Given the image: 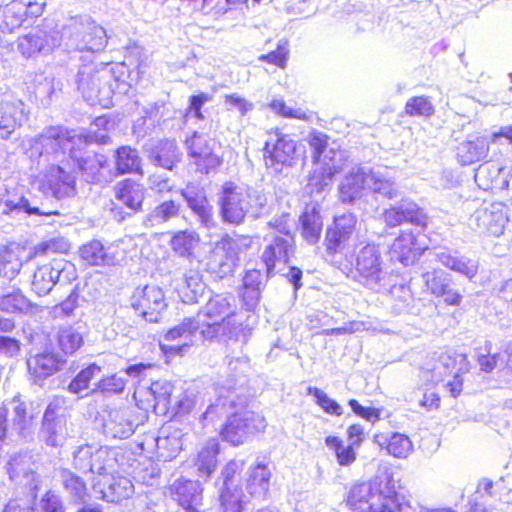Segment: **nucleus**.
<instances>
[{
	"mask_svg": "<svg viewBox=\"0 0 512 512\" xmlns=\"http://www.w3.org/2000/svg\"><path fill=\"white\" fill-rule=\"evenodd\" d=\"M232 296L216 294L194 317L185 318L181 323L169 329L160 347L165 354L184 355L190 347L206 340L218 338L226 320L234 316Z\"/></svg>",
	"mask_w": 512,
	"mask_h": 512,
	"instance_id": "nucleus-1",
	"label": "nucleus"
},
{
	"mask_svg": "<svg viewBox=\"0 0 512 512\" xmlns=\"http://www.w3.org/2000/svg\"><path fill=\"white\" fill-rule=\"evenodd\" d=\"M109 136L104 133L90 131L87 135L75 131L63 130L60 127H51L36 138L31 146V157L38 154L39 157L69 153L70 158L77 163L80 171L87 175L91 182L101 181V170L106 167L107 159L102 154H87L83 152L89 143L107 144Z\"/></svg>",
	"mask_w": 512,
	"mask_h": 512,
	"instance_id": "nucleus-2",
	"label": "nucleus"
},
{
	"mask_svg": "<svg viewBox=\"0 0 512 512\" xmlns=\"http://www.w3.org/2000/svg\"><path fill=\"white\" fill-rule=\"evenodd\" d=\"M246 401V397L240 394L221 395L216 403L207 407L202 420L213 421L215 417L231 412L221 434L232 445H241L267 426L262 415L246 409Z\"/></svg>",
	"mask_w": 512,
	"mask_h": 512,
	"instance_id": "nucleus-3",
	"label": "nucleus"
},
{
	"mask_svg": "<svg viewBox=\"0 0 512 512\" xmlns=\"http://www.w3.org/2000/svg\"><path fill=\"white\" fill-rule=\"evenodd\" d=\"M391 475L355 484L347 496V505L354 512H408L411 504L399 490Z\"/></svg>",
	"mask_w": 512,
	"mask_h": 512,
	"instance_id": "nucleus-4",
	"label": "nucleus"
},
{
	"mask_svg": "<svg viewBox=\"0 0 512 512\" xmlns=\"http://www.w3.org/2000/svg\"><path fill=\"white\" fill-rule=\"evenodd\" d=\"M219 213L224 223L240 225L250 215L260 217L268 210V197L260 190L227 182L219 200Z\"/></svg>",
	"mask_w": 512,
	"mask_h": 512,
	"instance_id": "nucleus-5",
	"label": "nucleus"
},
{
	"mask_svg": "<svg viewBox=\"0 0 512 512\" xmlns=\"http://www.w3.org/2000/svg\"><path fill=\"white\" fill-rule=\"evenodd\" d=\"M308 143L314 150V160L322 166L315 169L307 189L309 193H321L331 184L335 174L342 170L343 152L328 148V137L322 132L313 131L308 135Z\"/></svg>",
	"mask_w": 512,
	"mask_h": 512,
	"instance_id": "nucleus-6",
	"label": "nucleus"
},
{
	"mask_svg": "<svg viewBox=\"0 0 512 512\" xmlns=\"http://www.w3.org/2000/svg\"><path fill=\"white\" fill-rule=\"evenodd\" d=\"M112 75L106 67L98 68L93 63L82 65L76 83L84 99L91 105L108 107L112 104Z\"/></svg>",
	"mask_w": 512,
	"mask_h": 512,
	"instance_id": "nucleus-7",
	"label": "nucleus"
},
{
	"mask_svg": "<svg viewBox=\"0 0 512 512\" xmlns=\"http://www.w3.org/2000/svg\"><path fill=\"white\" fill-rule=\"evenodd\" d=\"M63 38L70 48L92 53L102 51L107 44L105 29L87 16L72 18L63 27Z\"/></svg>",
	"mask_w": 512,
	"mask_h": 512,
	"instance_id": "nucleus-8",
	"label": "nucleus"
},
{
	"mask_svg": "<svg viewBox=\"0 0 512 512\" xmlns=\"http://www.w3.org/2000/svg\"><path fill=\"white\" fill-rule=\"evenodd\" d=\"M249 243L248 237L224 234L207 256V270L220 278L232 274L238 266L242 246L248 247Z\"/></svg>",
	"mask_w": 512,
	"mask_h": 512,
	"instance_id": "nucleus-9",
	"label": "nucleus"
},
{
	"mask_svg": "<svg viewBox=\"0 0 512 512\" xmlns=\"http://www.w3.org/2000/svg\"><path fill=\"white\" fill-rule=\"evenodd\" d=\"M355 269L358 281L366 288L381 292L389 285V274L384 269V263L379 246L368 244L360 249L356 256Z\"/></svg>",
	"mask_w": 512,
	"mask_h": 512,
	"instance_id": "nucleus-10",
	"label": "nucleus"
},
{
	"mask_svg": "<svg viewBox=\"0 0 512 512\" xmlns=\"http://www.w3.org/2000/svg\"><path fill=\"white\" fill-rule=\"evenodd\" d=\"M61 33L52 22L44 21L17 39V50L25 58L48 55L61 45Z\"/></svg>",
	"mask_w": 512,
	"mask_h": 512,
	"instance_id": "nucleus-11",
	"label": "nucleus"
},
{
	"mask_svg": "<svg viewBox=\"0 0 512 512\" xmlns=\"http://www.w3.org/2000/svg\"><path fill=\"white\" fill-rule=\"evenodd\" d=\"M185 146L192 164L202 174H209L223 163L220 143L206 134L195 132L186 139Z\"/></svg>",
	"mask_w": 512,
	"mask_h": 512,
	"instance_id": "nucleus-12",
	"label": "nucleus"
},
{
	"mask_svg": "<svg viewBox=\"0 0 512 512\" xmlns=\"http://www.w3.org/2000/svg\"><path fill=\"white\" fill-rule=\"evenodd\" d=\"M297 144L290 136L279 132L269 133L264 147V160L268 168L279 173L297 163Z\"/></svg>",
	"mask_w": 512,
	"mask_h": 512,
	"instance_id": "nucleus-13",
	"label": "nucleus"
},
{
	"mask_svg": "<svg viewBox=\"0 0 512 512\" xmlns=\"http://www.w3.org/2000/svg\"><path fill=\"white\" fill-rule=\"evenodd\" d=\"M45 3L34 0H13L0 6V30L12 33L21 27L29 18H36L43 13Z\"/></svg>",
	"mask_w": 512,
	"mask_h": 512,
	"instance_id": "nucleus-14",
	"label": "nucleus"
},
{
	"mask_svg": "<svg viewBox=\"0 0 512 512\" xmlns=\"http://www.w3.org/2000/svg\"><path fill=\"white\" fill-rule=\"evenodd\" d=\"M131 306L135 312L148 322L156 323L160 314L166 309L164 292L157 286H145L135 289Z\"/></svg>",
	"mask_w": 512,
	"mask_h": 512,
	"instance_id": "nucleus-15",
	"label": "nucleus"
},
{
	"mask_svg": "<svg viewBox=\"0 0 512 512\" xmlns=\"http://www.w3.org/2000/svg\"><path fill=\"white\" fill-rule=\"evenodd\" d=\"M357 218L352 213H345L334 218L333 225L328 227L324 244L328 256L334 258L341 253L352 239Z\"/></svg>",
	"mask_w": 512,
	"mask_h": 512,
	"instance_id": "nucleus-16",
	"label": "nucleus"
},
{
	"mask_svg": "<svg viewBox=\"0 0 512 512\" xmlns=\"http://www.w3.org/2000/svg\"><path fill=\"white\" fill-rule=\"evenodd\" d=\"M470 220L482 232L499 237L509 221L507 207L502 203L482 206L474 212Z\"/></svg>",
	"mask_w": 512,
	"mask_h": 512,
	"instance_id": "nucleus-17",
	"label": "nucleus"
},
{
	"mask_svg": "<svg viewBox=\"0 0 512 512\" xmlns=\"http://www.w3.org/2000/svg\"><path fill=\"white\" fill-rule=\"evenodd\" d=\"M180 193L203 228L212 230L218 226L214 218L213 207L208 201L203 187L189 183L185 188L181 189Z\"/></svg>",
	"mask_w": 512,
	"mask_h": 512,
	"instance_id": "nucleus-18",
	"label": "nucleus"
},
{
	"mask_svg": "<svg viewBox=\"0 0 512 512\" xmlns=\"http://www.w3.org/2000/svg\"><path fill=\"white\" fill-rule=\"evenodd\" d=\"M203 488L199 481L180 478L170 486V493L174 500L187 512H203Z\"/></svg>",
	"mask_w": 512,
	"mask_h": 512,
	"instance_id": "nucleus-19",
	"label": "nucleus"
},
{
	"mask_svg": "<svg viewBox=\"0 0 512 512\" xmlns=\"http://www.w3.org/2000/svg\"><path fill=\"white\" fill-rule=\"evenodd\" d=\"M66 360L53 352H41L27 359L28 373L35 384H42L48 377L60 371Z\"/></svg>",
	"mask_w": 512,
	"mask_h": 512,
	"instance_id": "nucleus-20",
	"label": "nucleus"
},
{
	"mask_svg": "<svg viewBox=\"0 0 512 512\" xmlns=\"http://www.w3.org/2000/svg\"><path fill=\"white\" fill-rule=\"evenodd\" d=\"M250 370L251 365L248 356L227 357L225 372L221 376V381L218 382L219 387L227 390V395L230 393L238 394L236 391L246 384Z\"/></svg>",
	"mask_w": 512,
	"mask_h": 512,
	"instance_id": "nucleus-21",
	"label": "nucleus"
},
{
	"mask_svg": "<svg viewBox=\"0 0 512 512\" xmlns=\"http://www.w3.org/2000/svg\"><path fill=\"white\" fill-rule=\"evenodd\" d=\"M383 220L389 227H396L404 222L426 226L428 217L416 203L404 201L398 206L386 209L383 212Z\"/></svg>",
	"mask_w": 512,
	"mask_h": 512,
	"instance_id": "nucleus-22",
	"label": "nucleus"
},
{
	"mask_svg": "<svg viewBox=\"0 0 512 512\" xmlns=\"http://www.w3.org/2000/svg\"><path fill=\"white\" fill-rule=\"evenodd\" d=\"M293 237L276 236L262 254L267 277L274 274L279 265H284L294 253Z\"/></svg>",
	"mask_w": 512,
	"mask_h": 512,
	"instance_id": "nucleus-23",
	"label": "nucleus"
},
{
	"mask_svg": "<svg viewBox=\"0 0 512 512\" xmlns=\"http://www.w3.org/2000/svg\"><path fill=\"white\" fill-rule=\"evenodd\" d=\"M365 190H367V168L354 167L338 186L339 199L342 203L352 204L361 200Z\"/></svg>",
	"mask_w": 512,
	"mask_h": 512,
	"instance_id": "nucleus-24",
	"label": "nucleus"
},
{
	"mask_svg": "<svg viewBox=\"0 0 512 512\" xmlns=\"http://www.w3.org/2000/svg\"><path fill=\"white\" fill-rule=\"evenodd\" d=\"M44 187L57 199L72 197L76 193L75 176L61 166H51L46 174Z\"/></svg>",
	"mask_w": 512,
	"mask_h": 512,
	"instance_id": "nucleus-25",
	"label": "nucleus"
},
{
	"mask_svg": "<svg viewBox=\"0 0 512 512\" xmlns=\"http://www.w3.org/2000/svg\"><path fill=\"white\" fill-rule=\"evenodd\" d=\"M95 486L100 488L102 498L108 502H119L130 497L134 492V486L130 479L114 472L97 478Z\"/></svg>",
	"mask_w": 512,
	"mask_h": 512,
	"instance_id": "nucleus-26",
	"label": "nucleus"
},
{
	"mask_svg": "<svg viewBox=\"0 0 512 512\" xmlns=\"http://www.w3.org/2000/svg\"><path fill=\"white\" fill-rule=\"evenodd\" d=\"M174 391V386L166 381H155L150 386H139L134 391V397H145L149 403H153L154 409L158 413L165 414L170 409L171 395Z\"/></svg>",
	"mask_w": 512,
	"mask_h": 512,
	"instance_id": "nucleus-27",
	"label": "nucleus"
},
{
	"mask_svg": "<svg viewBox=\"0 0 512 512\" xmlns=\"http://www.w3.org/2000/svg\"><path fill=\"white\" fill-rule=\"evenodd\" d=\"M367 190L389 200L399 196L393 172L387 167L367 168Z\"/></svg>",
	"mask_w": 512,
	"mask_h": 512,
	"instance_id": "nucleus-28",
	"label": "nucleus"
},
{
	"mask_svg": "<svg viewBox=\"0 0 512 512\" xmlns=\"http://www.w3.org/2000/svg\"><path fill=\"white\" fill-rule=\"evenodd\" d=\"M41 435L51 447L62 446L68 437L67 419L63 415H54L51 405L44 413Z\"/></svg>",
	"mask_w": 512,
	"mask_h": 512,
	"instance_id": "nucleus-29",
	"label": "nucleus"
},
{
	"mask_svg": "<svg viewBox=\"0 0 512 512\" xmlns=\"http://www.w3.org/2000/svg\"><path fill=\"white\" fill-rule=\"evenodd\" d=\"M119 251L114 246L105 247L100 241L93 240L84 244L80 255L84 261L93 266H111L118 263Z\"/></svg>",
	"mask_w": 512,
	"mask_h": 512,
	"instance_id": "nucleus-30",
	"label": "nucleus"
},
{
	"mask_svg": "<svg viewBox=\"0 0 512 512\" xmlns=\"http://www.w3.org/2000/svg\"><path fill=\"white\" fill-rule=\"evenodd\" d=\"M491 137L477 136L473 139L463 141L457 147V157L462 165H471L473 163L485 160L488 156Z\"/></svg>",
	"mask_w": 512,
	"mask_h": 512,
	"instance_id": "nucleus-31",
	"label": "nucleus"
},
{
	"mask_svg": "<svg viewBox=\"0 0 512 512\" xmlns=\"http://www.w3.org/2000/svg\"><path fill=\"white\" fill-rule=\"evenodd\" d=\"M218 453L219 443L215 438L207 440L202 445L194 462L199 478L207 480L214 473L218 464Z\"/></svg>",
	"mask_w": 512,
	"mask_h": 512,
	"instance_id": "nucleus-32",
	"label": "nucleus"
},
{
	"mask_svg": "<svg viewBox=\"0 0 512 512\" xmlns=\"http://www.w3.org/2000/svg\"><path fill=\"white\" fill-rule=\"evenodd\" d=\"M25 120L21 102L0 103V138L7 139Z\"/></svg>",
	"mask_w": 512,
	"mask_h": 512,
	"instance_id": "nucleus-33",
	"label": "nucleus"
},
{
	"mask_svg": "<svg viewBox=\"0 0 512 512\" xmlns=\"http://www.w3.org/2000/svg\"><path fill=\"white\" fill-rule=\"evenodd\" d=\"M1 213L12 217H18L23 214L27 216L38 215L44 217L59 215L57 211H47L35 205L33 201H30L24 196H12L4 200Z\"/></svg>",
	"mask_w": 512,
	"mask_h": 512,
	"instance_id": "nucleus-34",
	"label": "nucleus"
},
{
	"mask_svg": "<svg viewBox=\"0 0 512 512\" xmlns=\"http://www.w3.org/2000/svg\"><path fill=\"white\" fill-rule=\"evenodd\" d=\"M116 199L132 212L139 211L145 197L144 187L134 180L126 179L119 182L115 188Z\"/></svg>",
	"mask_w": 512,
	"mask_h": 512,
	"instance_id": "nucleus-35",
	"label": "nucleus"
},
{
	"mask_svg": "<svg viewBox=\"0 0 512 512\" xmlns=\"http://www.w3.org/2000/svg\"><path fill=\"white\" fill-rule=\"evenodd\" d=\"M416 237L412 232H402L390 247V257L405 266L412 264L417 256Z\"/></svg>",
	"mask_w": 512,
	"mask_h": 512,
	"instance_id": "nucleus-36",
	"label": "nucleus"
},
{
	"mask_svg": "<svg viewBox=\"0 0 512 512\" xmlns=\"http://www.w3.org/2000/svg\"><path fill=\"white\" fill-rule=\"evenodd\" d=\"M301 235L309 244H315L320 239L323 221L317 205H307L300 217Z\"/></svg>",
	"mask_w": 512,
	"mask_h": 512,
	"instance_id": "nucleus-37",
	"label": "nucleus"
},
{
	"mask_svg": "<svg viewBox=\"0 0 512 512\" xmlns=\"http://www.w3.org/2000/svg\"><path fill=\"white\" fill-rule=\"evenodd\" d=\"M271 471L264 464H257L248 471L246 489L251 497L264 498L270 486Z\"/></svg>",
	"mask_w": 512,
	"mask_h": 512,
	"instance_id": "nucleus-38",
	"label": "nucleus"
},
{
	"mask_svg": "<svg viewBox=\"0 0 512 512\" xmlns=\"http://www.w3.org/2000/svg\"><path fill=\"white\" fill-rule=\"evenodd\" d=\"M105 433L113 438L125 439L134 432V425L129 418V411L112 410L104 424Z\"/></svg>",
	"mask_w": 512,
	"mask_h": 512,
	"instance_id": "nucleus-39",
	"label": "nucleus"
},
{
	"mask_svg": "<svg viewBox=\"0 0 512 512\" xmlns=\"http://www.w3.org/2000/svg\"><path fill=\"white\" fill-rule=\"evenodd\" d=\"M262 287L263 282L260 270H247L243 277L242 292L243 302L247 310L252 311L257 307L261 298Z\"/></svg>",
	"mask_w": 512,
	"mask_h": 512,
	"instance_id": "nucleus-40",
	"label": "nucleus"
},
{
	"mask_svg": "<svg viewBox=\"0 0 512 512\" xmlns=\"http://www.w3.org/2000/svg\"><path fill=\"white\" fill-rule=\"evenodd\" d=\"M141 158L136 149L129 146L119 147L115 152V169L118 175L143 174Z\"/></svg>",
	"mask_w": 512,
	"mask_h": 512,
	"instance_id": "nucleus-41",
	"label": "nucleus"
},
{
	"mask_svg": "<svg viewBox=\"0 0 512 512\" xmlns=\"http://www.w3.org/2000/svg\"><path fill=\"white\" fill-rule=\"evenodd\" d=\"M182 152L175 141L165 140L160 142L152 151L151 158L156 165L167 170H172L181 160Z\"/></svg>",
	"mask_w": 512,
	"mask_h": 512,
	"instance_id": "nucleus-42",
	"label": "nucleus"
},
{
	"mask_svg": "<svg viewBox=\"0 0 512 512\" xmlns=\"http://www.w3.org/2000/svg\"><path fill=\"white\" fill-rule=\"evenodd\" d=\"M23 250L18 246H7L0 249V276L12 280L22 267L21 254Z\"/></svg>",
	"mask_w": 512,
	"mask_h": 512,
	"instance_id": "nucleus-43",
	"label": "nucleus"
},
{
	"mask_svg": "<svg viewBox=\"0 0 512 512\" xmlns=\"http://www.w3.org/2000/svg\"><path fill=\"white\" fill-rule=\"evenodd\" d=\"M119 451L111 447H99L94 449L92 472L98 474V478L115 471Z\"/></svg>",
	"mask_w": 512,
	"mask_h": 512,
	"instance_id": "nucleus-44",
	"label": "nucleus"
},
{
	"mask_svg": "<svg viewBox=\"0 0 512 512\" xmlns=\"http://www.w3.org/2000/svg\"><path fill=\"white\" fill-rule=\"evenodd\" d=\"M0 310L6 313L32 314L36 306L19 290L0 297Z\"/></svg>",
	"mask_w": 512,
	"mask_h": 512,
	"instance_id": "nucleus-45",
	"label": "nucleus"
},
{
	"mask_svg": "<svg viewBox=\"0 0 512 512\" xmlns=\"http://www.w3.org/2000/svg\"><path fill=\"white\" fill-rule=\"evenodd\" d=\"M56 343L59 350L67 355H73L84 344L83 335L73 326H61L56 333Z\"/></svg>",
	"mask_w": 512,
	"mask_h": 512,
	"instance_id": "nucleus-46",
	"label": "nucleus"
},
{
	"mask_svg": "<svg viewBox=\"0 0 512 512\" xmlns=\"http://www.w3.org/2000/svg\"><path fill=\"white\" fill-rule=\"evenodd\" d=\"M200 243V236L193 230H183L175 233L170 241L172 250L180 257L190 259Z\"/></svg>",
	"mask_w": 512,
	"mask_h": 512,
	"instance_id": "nucleus-47",
	"label": "nucleus"
},
{
	"mask_svg": "<svg viewBox=\"0 0 512 512\" xmlns=\"http://www.w3.org/2000/svg\"><path fill=\"white\" fill-rule=\"evenodd\" d=\"M435 257L445 267L463 274L469 279H472L477 274L478 265L474 260L453 256L446 251L437 252Z\"/></svg>",
	"mask_w": 512,
	"mask_h": 512,
	"instance_id": "nucleus-48",
	"label": "nucleus"
},
{
	"mask_svg": "<svg viewBox=\"0 0 512 512\" xmlns=\"http://www.w3.org/2000/svg\"><path fill=\"white\" fill-rule=\"evenodd\" d=\"M375 442L380 446L386 444L387 452L396 458H406L413 450L409 437L397 432L393 433L389 439L383 435H376Z\"/></svg>",
	"mask_w": 512,
	"mask_h": 512,
	"instance_id": "nucleus-49",
	"label": "nucleus"
},
{
	"mask_svg": "<svg viewBox=\"0 0 512 512\" xmlns=\"http://www.w3.org/2000/svg\"><path fill=\"white\" fill-rule=\"evenodd\" d=\"M179 212L180 204L172 200L164 201L147 214L143 224L149 228L156 227L178 217Z\"/></svg>",
	"mask_w": 512,
	"mask_h": 512,
	"instance_id": "nucleus-50",
	"label": "nucleus"
},
{
	"mask_svg": "<svg viewBox=\"0 0 512 512\" xmlns=\"http://www.w3.org/2000/svg\"><path fill=\"white\" fill-rule=\"evenodd\" d=\"M101 372L102 368L96 363L88 365L71 380L68 384L67 390L72 394H82V392L89 388L90 382L97 378Z\"/></svg>",
	"mask_w": 512,
	"mask_h": 512,
	"instance_id": "nucleus-51",
	"label": "nucleus"
},
{
	"mask_svg": "<svg viewBox=\"0 0 512 512\" xmlns=\"http://www.w3.org/2000/svg\"><path fill=\"white\" fill-rule=\"evenodd\" d=\"M220 502L224 512H242L246 500L242 489L235 485L222 488Z\"/></svg>",
	"mask_w": 512,
	"mask_h": 512,
	"instance_id": "nucleus-52",
	"label": "nucleus"
},
{
	"mask_svg": "<svg viewBox=\"0 0 512 512\" xmlns=\"http://www.w3.org/2000/svg\"><path fill=\"white\" fill-rule=\"evenodd\" d=\"M56 280L54 277L53 263L45 264L38 267L34 272L32 289L39 295L43 296L48 294L54 285Z\"/></svg>",
	"mask_w": 512,
	"mask_h": 512,
	"instance_id": "nucleus-53",
	"label": "nucleus"
},
{
	"mask_svg": "<svg viewBox=\"0 0 512 512\" xmlns=\"http://www.w3.org/2000/svg\"><path fill=\"white\" fill-rule=\"evenodd\" d=\"M221 327L220 334L218 337L227 338L229 340H235L241 344H246L252 335V329L247 325L236 323L234 318L226 320Z\"/></svg>",
	"mask_w": 512,
	"mask_h": 512,
	"instance_id": "nucleus-54",
	"label": "nucleus"
},
{
	"mask_svg": "<svg viewBox=\"0 0 512 512\" xmlns=\"http://www.w3.org/2000/svg\"><path fill=\"white\" fill-rule=\"evenodd\" d=\"M427 290L436 297H440L444 288L451 284V277L442 270L425 272L422 275Z\"/></svg>",
	"mask_w": 512,
	"mask_h": 512,
	"instance_id": "nucleus-55",
	"label": "nucleus"
},
{
	"mask_svg": "<svg viewBox=\"0 0 512 512\" xmlns=\"http://www.w3.org/2000/svg\"><path fill=\"white\" fill-rule=\"evenodd\" d=\"M7 472L11 480H17L21 476L28 478L30 474H33L31 457L27 454L12 455L7 463Z\"/></svg>",
	"mask_w": 512,
	"mask_h": 512,
	"instance_id": "nucleus-56",
	"label": "nucleus"
},
{
	"mask_svg": "<svg viewBox=\"0 0 512 512\" xmlns=\"http://www.w3.org/2000/svg\"><path fill=\"white\" fill-rule=\"evenodd\" d=\"M307 392L313 396L317 405H319L327 414L341 416L343 408L323 390L317 387H308Z\"/></svg>",
	"mask_w": 512,
	"mask_h": 512,
	"instance_id": "nucleus-57",
	"label": "nucleus"
},
{
	"mask_svg": "<svg viewBox=\"0 0 512 512\" xmlns=\"http://www.w3.org/2000/svg\"><path fill=\"white\" fill-rule=\"evenodd\" d=\"M405 112L409 116L429 117L434 113V107L427 97L416 96L407 101Z\"/></svg>",
	"mask_w": 512,
	"mask_h": 512,
	"instance_id": "nucleus-58",
	"label": "nucleus"
},
{
	"mask_svg": "<svg viewBox=\"0 0 512 512\" xmlns=\"http://www.w3.org/2000/svg\"><path fill=\"white\" fill-rule=\"evenodd\" d=\"M61 479L65 489L77 500H82L86 495L85 483L80 477L76 476L69 470L61 472Z\"/></svg>",
	"mask_w": 512,
	"mask_h": 512,
	"instance_id": "nucleus-59",
	"label": "nucleus"
},
{
	"mask_svg": "<svg viewBox=\"0 0 512 512\" xmlns=\"http://www.w3.org/2000/svg\"><path fill=\"white\" fill-rule=\"evenodd\" d=\"M70 249L69 241L64 237H55L41 242L35 247L37 255L48 253H66Z\"/></svg>",
	"mask_w": 512,
	"mask_h": 512,
	"instance_id": "nucleus-60",
	"label": "nucleus"
},
{
	"mask_svg": "<svg viewBox=\"0 0 512 512\" xmlns=\"http://www.w3.org/2000/svg\"><path fill=\"white\" fill-rule=\"evenodd\" d=\"M289 54L288 42L281 40L278 43L277 49L268 54H262L259 56V61L268 62L276 65L280 68H285Z\"/></svg>",
	"mask_w": 512,
	"mask_h": 512,
	"instance_id": "nucleus-61",
	"label": "nucleus"
},
{
	"mask_svg": "<svg viewBox=\"0 0 512 512\" xmlns=\"http://www.w3.org/2000/svg\"><path fill=\"white\" fill-rule=\"evenodd\" d=\"M94 447L82 445L74 452V465L81 471L92 472Z\"/></svg>",
	"mask_w": 512,
	"mask_h": 512,
	"instance_id": "nucleus-62",
	"label": "nucleus"
},
{
	"mask_svg": "<svg viewBox=\"0 0 512 512\" xmlns=\"http://www.w3.org/2000/svg\"><path fill=\"white\" fill-rule=\"evenodd\" d=\"M53 271L56 284H69L76 279V270L69 262L62 260L53 262Z\"/></svg>",
	"mask_w": 512,
	"mask_h": 512,
	"instance_id": "nucleus-63",
	"label": "nucleus"
},
{
	"mask_svg": "<svg viewBox=\"0 0 512 512\" xmlns=\"http://www.w3.org/2000/svg\"><path fill=\"white\" fill-rule=\"evenodd\" d=\"M78 306V295L71 293L63 302L53 306L49 315L54 318H65L69 317Z\"/></svg>",
	"mask_w": 512,
	"mask_h": 512,
	"instance_id": "nucleus-64",
	"label": "nucleus"
}]
</instances>
